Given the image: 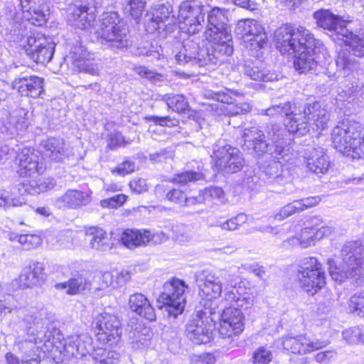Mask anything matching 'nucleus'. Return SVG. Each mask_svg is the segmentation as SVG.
Masks as SVG:
<instances>
[{
    "instance_id": "nucleus-1",
    "label": "nucleus",
    "mask_w": 364,
    "mask_h": 364,
    "mask_svg": "<svg viewBox=\"0 0 364 364\" xmlns=\"http://www.w3.org/2000/svg\"><path fill=\"white\" fill-rule=\"evenodd\" d=\"M275 46L279 52L294 55V65L299 73L320 72L328 60L323 43L302 26L285 25L276 30Z\"/></svg>"
},
{
    "instance_id": "nucleus-2",
    "label": "nucleus",
    "mask_w": 364,
    "mask_h": 364,
    "mask_svg": "<svg viewBox=\"0 0 364 364\" xmlns=\"http://www.w3.org/2000/svg\"><path fill=\"white\" fill-rule=\"evenodd\" d=\"M226 11L213 8L208 16V29L205 38L211 43V50L201 49L198 55L190 51H185L183 47L175 55L178 64L191 63L198 66L217 65L221 62L222 56L230 55L233 53L231 31L228 26Z\"/></svg>"
},
{
    "instance_id": "nucleus-3",
    "label": "nucleus",
    "mask_w": 364,
    "mask_h": 364,
    "mask_svg": "<svg viewBox=\"0 0 364 364\" xmlns=\"http://www.w3.org/2000/svg\"><path fill=\"white\" fill-rule=\"evenodd\" d=\"M267 136L269 142H267L263 131L258 127H247L242 133V146L244 149L259 156L266 153L271 157L289 161L292 154L284 138V129L279 124H272L267 130Z\"/></svg>"
},
{
    "instance_id": "nucleus-4",
    "label": "nucleus",
    "mask_w": 364,
    "mask_h": 364,
    "mask_svg": "<svg viewBox=\"0 0 364 364\" xmlns=\"http://www.w3.org/2000/svg\"><path fill=\"white\" fill-rule=\"evenodd\" d=\"M26 324L27 334L31 337L30 340H25L18 343V348L23 358V362L29 364L37 363L40 359L41 350L36 346L37 341L40 343L48 341L52 336L50 328H52V317L45 309L27 314L23 318Z\"/></svg>"
},
{
    "instance_id": "nucleus-5",
    "label": "nucleus",
    "mask_w": 364,
    "mask_h": 364,
    "mask_svg": "<svg viewBox=\"0 0 364 364\" xmlns=\"http://www.w3.org/2000/svg\"><path fill=\"white\" fill-rule=\"evenodd\" d=\"M343 266L338 268L333 259H328L331 278L338 282L350 280L352 284H360L364 273V245L359 240L347 242L341 249Z\"/></svg>"
},
{
    "instance_id": "nucleus-6",
    "label": "nucleus",
    "mask_w": 364,
    "mask_h": 364,
    "mask_svg": "<svg viewBox=\"0 0 364 364\" xmlns=\"http://www.w3.org/2000/svg\"><path fill=\"white\" fill-rule=\"evenodd\" d=\"M336 149L347 157H364V127L359 122H340L331 132Z\"/></svg>"
},
{
    "instance_id": "nucleus-7",
    "label": "nucleus",
    "mask_w": 364,
    "mask_h": 364,
    "mask_svg": "<svg viewBox=\"0 0 364 364\" xmlns=\"http://www.w3.org/2000/svg\"><path fill=\"white\" fill-rule=\"evenodd\" d=\"M341 32L345 46L337 50L336 65L338 72L349 76L360 70L361 64L355 58H364V37L349 28L341 29Z\"/></svg>"
},
{
    "instance_id": "nucleus-8",
    "label": "nucleus",
    "mask_w": 364,
    "mask_h": 364,
    "mask_svg": "<svg viewBox=\"0 0 364 364\" xmlns=\"http://www.w3.org/2000/svg\"><path fill=\"white\" fill-rule=\"evenodd\" d=\"M329 115L327 109L318 102L306 103L299 112L287 122L286 127L289 132L297 136H304L309 132L310 129L324 130L328 125Z\"/></svg>"
},
{
    "instance_id": "nucleus-9",
    "label": "nucleus",
    "mask_w": 364,
    "mask_h": 364,
    "mask_svg": "<svg viewBox=\"0 0 364 364\" xmlns=\"http://www.w3.org/2000/svg\"><path fill=\"white\" fill-rule=\"evenodd\" d=\"M203 6L198 0H191L183 2L180 6V16L184 19V24L186 27V32L190 34L188 38L183 44V50L190 51L198 55L201 49L211 50V43L210 47L200 48L199 42H197V38L193 36L200 31L203 26L205 13Z\"/></svg>"
},
{
    "instance_id": "nucleus-10",
    "label": "nucleus",
    "mask_w": 364,
    "mask_h": 364,
    "mask_svg": "<svg viewBox=\"0 0 364 364\" xmlns=\"http://www.w3.org/2000/svg\"><path fill=\"white\" fill-rule=\"evenodd\" d=\"M96 35L102 43H108L117 48H127L130 45L128 26L116 12L103 14Z\"/></svg>"
},
{
    "instance_id": "nucleus-11",
    "label": "nucleus",
    "mask_w": 364,
    "mask_h": 364,
    "mask_svg": "<svg viewBox=\"0 0 364 364\" xmlns=\"http://www.w3.org/2000/svg\"><path fill=\"white\" fill-rule=\"evenodd\" d=\"M211 159L213 166L219 171L225 173L239 172L245 164V160L241 151L228 144L224 139H219L215 143Z\"/></svg>"
},
{
    "instance_id": "nucleus-12",
    "label": "nucleus",
    "mask_w": 364,
    "mask_h": 364,
    "mask_svg": "<svg viewBox=\"0 0 364 364\" xmlns=\"http://www.w3.org/2000/svg\"><path fill=\"white\" fill-rule=\"evenodd\" d=\"M188 286L184 281L173 278L164 283L163 291L157 301L159 308H165V311L171 316L176 317L182 314L186 302L185 291Z\"/></svg>"
},
{
    "instance_id": "nucleus-13",
    "label": "nucleus",
    "mask_w": 364,
    "mask_h": 364,
    "mask_svg": "<svg viewBox=\"0 0 364 364\" xmlns=\"http://www.w3.org/2000/svg\"><path fill=\"white\" fill-rule=\"evenodd\" d=\"M297 277L301 287L311 295L317 293L326 284L321 264L315 257L304 259L298 271Z\"/></svg>"
},
{
    "instance_id": "nucleus-14",
    "label": "nucleus",
    "mask_w": 364,
    "mask_h": 364,
    "mask_svg": "<svg viewBox=\"0 0 364 364\" xmlns=\"http://www.w3.org/2000/svg\"><path fill=\"white\" fill-rule=\"evenodd\" d=\"M198 295L203 299L211 300L219 298L223 291V283L218 270L203 269L194 275Z\"/></svg>"
},
{
    "instance_id": "nucleus-15",
    "label": "nucleus",
    "mask_w": 364,
    "mask_h": 364,
    "mask_svg": "<svg viewBox=\"0 0 364 364\" xmlns=\"http://www.w3.org/2000/svg\"><path fill=\"white\" fill-rule=\"evenodd\" d=\"M23 47L26 55L36 63L45 64L50 62L55 51V45L46 38L31 35L26 40Z\"/></svg>"
},
{
    "instance_id": "nucleus-16",
    "label": "nucleus",
    "mask_w": 364,
    "mask_h": 364,
    "mask_svg": "<svg viewBox=\"0 0 364 364\" xmlns=\"http://www.w3.org/2000/svg\"><path fill=\"white\" fill-rule=\"evenodd\" d=\"M93 4V0H75L66 10L68 21L80 29L89 27L95 19Z\"/></svg>"
},
{
    "instance_id": "nucleus-17",
    "label": "nucleus",
    "mask_w": 364,
    "mask_h": 364,
    "mask_svg": "<svg viewBox=\"0 0 364 364\" xmlns=\"http://www.w3.org/2000/svg\"><path fill=\"white\" fill-rule=\"evenodd\" d=\"M243 309L232 305L223 311L218 328L221 337L230 338L242 333L244 329L245 318Z\"/></svg>"
},
{
    "instance_id": "nucleus-18",
    "label": "nucleus",
    "mask_w": 364,
    "mask_h": 364,
    "mask_svg": "<svg viewBox=\"0 0 364 364\" xmlns=\"http://www.w3.org/2000/svg\"><path fill=\"white\" fill-rule=\"evenodd\" d=\"M214 323L207 316L198 314L186 326V336L195 344L210 342L213 334Z\"/></svg>"
},
{
    "instance_id": "nucleus-19",
    "label": "nucleus",
    "mask_w": 364,
    "mask_h": 364,
    "mask_svg": "<svg viewBox=\"0 0 364 364\" xmlns=\"http://www.w3.org/2000/svg\"><path fill=\"white\" fill-rule=\"evenodd\" d=\"M121 333V323L116 316L107 313L101 316L96 326V336L100 341L112 345Z\"/></svg>"
},
{
    "instance_id": "nucleus-20",
    "label": "nucleus",
    "mask_w": 364,
    "mask_h": 364,
    "mask_svg": "<svg viewBox=\"0 0 364 364\" xmlns=\"http://www.w3.org/2000/svg\"><path fill=\"white\" fill-rule=\"evenodd\" d=\"M23 18L31 24L43 25L50 14L48 0H20Z\"/></svg>"
},
{
    "instance_id": "nucleus-21",
    "label": "nucleus",
    "mask_w": 364,
    "mask_h": 364,
    "mask_svg": "<svg viewBox=\"0 0 364 364\" xmlns=\"http://www.w3.org/2000/svg\"><path fill=\"white\" fill-rule=\"evenodd\" d=\"M65 350L77 360V364H85L91 361L90 352L93 350L92 339L87 333L73 336L65 343Z\"/></svg>"
},
{
    "instance_id": "nucleus-22",
    "label": "nucleus",
    "mask_w": 364,
    "mask_h": 364,
    "mask_svg": "<svg viewBox=\"0 0 364 364\" xmlns=\"http://www.w3.org/2000/svg\"><path fill=\"white\" fill-rule=\"evenodd\" d=\"M327 342L316 340L311 341L306 336H286L283 338L284 348L294 354H306L325 347Z\"/></svg>"
},
{
    "instance_id": "nucleus-23",
    "label": "nucleus",
    "mask_w": 364,
    "mask_h": 364,
    "mask_svg": "<svg viewBox=\"0 0 364 364\" xmlns=\"http://www.w3.org/2000/svg\"><path fill=\"white\" fill-rule=\"evenodd\" d=\"M45 81L43 77L36 75L23 76L16 78L12 82L14 89L22 95L37 98L44 92Z\"/></svg>"
},
{
    "instance_id": "nucleus-24",
    "label": "nucleus",
    "mask_w": 364,
    "mask_h": 364,
    "mask_svg": "<svg viewBox=\"0 0 364 364\" xmlns=\"http://www.w3.org/2000/svg\"><path fill=\"white\" fill-rule=\"evenodd\" d=\"M39 159L38 152L23 149L16 156L18 173L21 176H31L36 173H41L44 167L39 162Z\"/></svg>"
},
{
    "instance_id": "nucleus-25",
    "label": "nucleus",
    "mask_w": 364,
    "mask_h": 364,
    "mask_svg": "<svg viewBox=\"0 0 364 364\" xmlns=\"http://www.w3.org/2000/svg\"><path fill=\"white\" fill-rule=\"evenodd\" d=\"M304 158L308 170L315 174H324L328 170V156L321 147L310 148L306 150Z\"/></svg>"
},
{
    "instance_id": "nucleus-26",
    "label": "nucleus",
    "mask_w": 364,
    "mask_h": 364,
    "mask_svg": "<svg viewBox=\"0 0 364 364\" xmlns=\"http://www.w3.org/2000/svg\"><path fill=\"white\" fill-rule=\"evenodd\" d=\"M314 18L317 26L324 30L342 36L341 29L348 28V25L341 17L333 14L328 9H320L314 13Z\"/></svg>"
},
{
    "instance_id": "nucleus-27",
    "label": "nucleus",
    "mask_w": 364,
    "mask_h": 364,
    "mask_svg": "<svg viewBox=\"0 0 364 364\" xmlns=\"http://www.w3.org/2000/svg\"><path fill=\"white\" fill-rule=\"evenodd\" d=\"M171 13L168 6L159 5L146 23V31L149 33L155 31L161 33L166 29L168 30L173 23V16H171Z\"/></svg>"
},
{
    "instance_id": "nucleus-28",
    "label": "nucleus",
    "mask_w": 364,
    "mask_h": 364,
    "mask_svg": "<svg viewBox=\"0 0 364 364\" xmlns=\"http://www.w3.org/2000/svg\"><path fill=\"white\" fill-rule=\"evenodd\" d=\"M314 220H319V218H314V219L312 220V223L314 225L315 224V225L302 229L299 237L297 238L301 247L303 248L314 245L316 240H321L323 237L331 235L332 232L331 228L326 225H322L318 228L317 227L316 222Z\"/></svg>"
},
{
    "instance_id": "nucleus-29",
    "label": "nucleus",
    "mask_w": 364,
    "mask_h": 364,
    "mask_svg": "<svg viewBox=\"0 0 364 364\" xmlns=\"http://www.w3.org/2000/svg\"><path fill=\"white\" fill-rule=\"evenodd\" d=\"M89 202L90 196L87 193L75 189H69L55 200V204L60 209H76L86 205Z\"/></svg>"
},
{
    "instance_id": "nucleus-30",
    "label": "nucleus",
    "mask_w": 364,
    "mask_h": 364,
    "mask_svg": "<svg viewBox=\"0 0 364 364\" xmlns=\"http://www.w3.org/2000/svg\"><path fill=\"white\" fill-rule=\"evenodd\" d=\"M232 95H238L239 94L230 90H225V91L213 92L210 94V97L223 103L232 105L228 110L232 115L243 114L251 110L252 107L249 103L235 102Z\"/></svg>"
},
{
    "instance_id": "nucleus-31",
    "label": "nucleus",
    "mask_w": 364,
    "mask_h": 364,
    "mask_svg": "<svg viewBox=\"0 0 364 364\" xmlns=\"http://www.w3.org/2000/svg\"><path fill=\"white\" fill-rule=\"evenodd\" d=\"M130 309L136 314L152 321L156 319L155 310L149 300L142 294H132L129 299Z\"/></svg>"
},
{
    "instance_id": "nucleus-32",
    "label": "nucleus",
    "mask_w": 364,
    "mask_h": 364,
    "mask_svg": "<svg viewBox=\"0 0 364 364\" xmlns=\"http://www.w3.org/2000/svg\"><path fill=\"white\" fill-rule=\"evenodd\" d=\"M244 74L256 81L270 82L277 80V74L262 65L258 61L245 60L243 65Z\"/></svg>"
},
{
    "instance_id": "nucleus-33",
    "label": "nucleus",
    "mask_w": 364,
    "mask_h": 364,
    "mask_svg": "<svg viewBox=\"0 0 364 364\" xmlns=\"http://www.w3.org/2000/svg\"><path fill=\"white\" fill-rule=\"evenodd\" d=\"M41 146L43 154L50 160L60 161L68 155V148L63 139L50 137L44 140Z\"/></svg>"
},
{
    "instance_id": "nucleus-34",
    "label": "nucleus",
    "mask_w": 364,
    "mask_h": 364,
    "mask_svg": "<svg viewBox=\"0 0 364 364\" xmlns=\"http://www.w3.org/2000/svg\"><path fill=\"white\" fill-rule=\"evenodd\" d=\"M43 264L40 262L25 268L19 276V284L23 288L36 286L43 278Z\"/></svg>"
},
{
    "instance_id": "nucleus-35",
    "label": "nucleus",
    "mask_w": 364,
    "mask_h": 364,
    "mask_svg": "<svg viewBox=\"0 0 364 364\" xmlns=\"http://www.w3.org/2000/svg\"><path fill=\"white\" fill-rule=\"evenodd\" d=\"M90 282L83 275L78 274L67 282L57 283L55 287L58 290H65L67 294L76 295L90 289Z\"/></svg>"
},
{
    "instance_id": "nucleus-36",
    "label": "nucleus",
    "mask_w": 364,
    "mask_h": 364,
    "mask_svg": "<svg viewBox=\"0 0 364 364\" xmlns=\"http://www.w3.org/2000/svg\"><path fill=\"white\" fill-rule=\"evenodd\" d=\"M120 240L127 248H135L147 244L151 240V232L146 230L127 229L122 232Z\"/></svg>"
},
{
    "instance_id": "nucleus-37",
    "label": "nucleus",
    "mask_w": 364,
    "mask_h": 364,
    "mask_svg": "<svg viewBox=\"0 0 364 364\" xmlns=\"http://www.w3.org/2000/svg\"><path fill=\"white\" fill-rule=\"evenodd\" d=\"M92 235L90 245L92 249L98 251H107L114 245V240L112 239L111 233L106 232L99 228H94L91 232Z\"/></svg>"
},
{
    "instance_id": "nucleus-38",
    "label": "nucleus",
    "mask_w": 364,
    "mask_h": 364,
    "mask_svg": "<svg viewBox=\"0 0 364 364\" xmlns=\"http://www.w3.org/2000/svg\"><path fill=\"white\" fill-rule=\"evenodd\" d=\"M250 43L247 45L250 50H260L267 42V36L264 29L258 21L251 19L250 26Z\"/></svg>"
},
{
    "instance_id": "nucleus-39",
    "label": "nucleus",
    "mask_w": 364,
    "mask_h": 364,
    "mask_svg": "<svg viewBox=\"0 0 364 364\" xmlns=\"http://www.w3.org/2000/svg\"><path fill=\"white\" fill-rule=\"evenodd\" d=\"M119 357V354L116 351L97 348H94L91 353V361H87L85 364H117Z\"/></svg>"
},
{
    "instance_id": "nucleus-40",
    "label": "nucleus",
    "mask_w": 364,
    "mask_h": 364,
    "mask_svg": "<svg viewBox=\"0 0 364 364\" xmlns=\"http://www.w3.org/2000/svg\"><path fill=\"white\" fill-rule=\"evenodd\" d=\"M225 300L230 303V306L234 305L241 309H249L252 306L253 300L248 295H241L237 288L225 287Z\"/></svg>"
},
{
    "instance_id": "nucleus-41",
    "label": "nucleus",
    "mask_w": 364,
    "mask_h": 364,
    "mask_svg": "<svg viewBox=\"0 0 364 364\" xmlns=\"http://www.w3.org/2000/svg\"><path fill=\"white\" fill-rule=\"evenodd\" d=\"M296 111L294 104L290 102H286L283 104L274 105L269 107L265 110V114L270 117H286V124L293 116H295Z\"/></svg>"
},
{
    "instance_id": "nucleus-42",
    "label": "nucleus",
    "mask_w": 364,
    "mask_h": 364,
    "mask_svg": "<svg viewBox=\"0 0 364 364\" xmlns=\"http://www.w3.org/2000/svg\"><path fill=\"white\" fill-rule=\"evenodd\" d=\"M161 100L166 103L168 107L178 113L183 112L188 109V103L182 95L166 94L161 96Z\"/></svg>"
},
{
    "instance_id": "nucleus-43",
    "label": "nucleus",
    "mask_w": 364,
    "mask_h": 364,
    "mask_svg": "<svg viewBox=\"0 0 364 364\" xmlns=\"http://www.w3.org/2000/svg\"><path fill=\"white\" fill-rule=\"evenodd\" d=\"M23 308V305L12 294L2 296L0 299V316L17 313Z\"/></svg>"
},
{
    "instance_id": "nucleus-44",
    "label": "nucleus",
    "mask_w": 364,
    "mask_h": 364,
    "mask_svg": "<svg viewBox=\"0 0 364 364\" xmlns=\"http://www.w3.org/2000/svg\"><path fill=\"white\" fill-rule=\"evenodd\" d=\"M343 340L350 345H364V329L356 326L344 330L342 333Z\"/></svg>"
},
{
    "instance_id": "nucleus-45",
    "label": "nucleus",
    "mask_w": 364,
    "mask_h": 364,
    "mask_svg": "<svg viewBox=\"0 0 364 364\" xmlns=\"http://www.w3.org/2000/svg\"><path fill=\"white\" fill-rule=\"evenodd\" d=\"M23 202L10 191L0 189V208L7 210L11 208L21 206Z\"/></svg>"
},
{
    "instance_id": "nucleus-46",
    "label": "nucleus",
    "mask_w": 364,
    "mask_h": 364,
    "mask_svg": "<svg viewBox=\"0 0 364 364\" xmlns=\"http://www.w3.org/2000/svg\"><path fill=\"white\" fill-rule=\"evenodd\" d=\"M204 176L203 173L198 171H184L176 174L171 180L172 182L180 184L181 186L188 185L189 183H194L203 180Z\"/></svg>"
},
{
    "instance_id": "nucleus-47",
    "label": "nucleus",
    "mask_w": 364,
    "mask_h": 364,
    "mask_svg": "<svg viewBox=\"0 0 364 364\" xmlns=\"http://www.w3.org/2000/svg\"><path fill=\"white\" fill-rule=\"evenodd\" d=\"M205 202L225 203L226 201L223 190L218 186H210L202 190Z\"/></svg>"
},
{
    "instance_id": "nucleus-48",
    "label": "nucleus",
    "mask_w": 364,
    "mask_h": 364,
    "mask_svg": "<svg viewBox=\"0 0 364 364\" xmlns=\"http://www.w3.org/2000/svg\"><path fill=\"white\" fill-rule=\"evenodd\" d=\"M124 10L134 18H139L144 9L146 0H124Z\"/></svg>"
},
{
    "instance_id": "nucleus-49",
    "label": "nucleus",
    "mask_w": 364,
    "mask_h": 364,
    "mask_svg": "<svg viewBox=\"0 0 364 364\" xmlns=\"http://www.w3.org/2000/svg\"><path fill=\"white\" fill-rule=\"evenodd\" d=\"M134 70L139 76L149 80L154 84L159 83L165 80L164 75L156 73L145 66H136Z\"/></svg>"
},
{
    "instance_id": "nucleus-50",
    "label": "nucleus",
    "mask_w": 364,
    "mask_h": 364,
    "mask_svg": "<svg viewBox=\"0 0 364 364\" xmlns=\"http://www.w3.org/2000/svg\"><path fill=\"white\" fill-rule=\"evenodd\" d=\"M10 31V35L11 36V40L14 41H21V46L26 43V40L28 36V31L26 30V26L22 22H14L11 26Z\"/></svg>"
},
{
    "instance_id": "nucleus-51",
    "label": "nucleus",
    "mask_w": 364,
    "mask_h": 364,
    "mask_svg": "<svg viewBox=\"0 0 364 364\" xmlns=\"http://www.w3.org/2000/svg\"><path fill=\"white\" fill-rule=\"evenodd\" d=\"M220 279H223L225 281V287L228 288H237L239 276L237 274V271L232 268L220 269L218 270Z\"/></svg>"
},
{
    "instance_id": "nucleus-52",
    "label": "nucleus",
    "mask_w": 364,
    "mask_h": 364,
    "mask_svg": "<svg viewBox=\"0 0 364 364\" xmlns=\"http://www.w3.org/2000/svg\"><path fill=\"white\" fill-rule=\"evenodd\" d=\"M301 203L294 200L282 207L279 212L274 215V219L281 221L295 213H300L301 212Z\"/></svg>"
},
{
    "instance_id": "nucleus-53",
    "label": "nucleus",
    "mask_w": 364,
    "mask_h": 364,
    "mask_svg": "<svg viewBox=\"0 0 364 364\" xmlns=\"http://www.w3.org/2000/svg\"><path fill=\"white\" fill-rule=\"evenodd\" d=\"M87 56L88 53L87 49L81 44H79L72 48L68 58L70 59L73 63H76V67L81 68L82 64L80 63L87 58Z\"/></svg>"
},
{
    "instance_id": "nucleus-54",
    "label": "nucleus",
    "mask_w": 364,
    "mask_h": 364,
    "mask_svg": "<svg viewBox=\"0 0 364 364\" xmlns=\"http://www.w3.org/2000/svg\"><path fill=\"white\" fill-rule=\"evenodd\" d=\"M348 306L351 312L364 317V293L353 295L349 300Z\"/></svg>"
},
{
    "instance_id": "nucleus-55",
    "label": "nucleus",
    "mask_w": 364,
    "mask_h": 364,
    "mask_svg": "<svg viewBox=\"0 0 364 364\" xmlns=\"http://www.w3.org/2000/svg\"><path fill=\"white\" fill-rule=\"evenodd\" d=\"M172 237L178 243L184 245L191 240V235L189 228L181 224L174 228Z\"/></svg>"
},
{
    "instance_id": "nucleus-56",
    "label": "nucleus",
    "mask_w": 364,
    "mask_h": 364,
    "mask_svg": "<svg viewBox=\"0 0 364 364\" xmlns=\"http://www.w3.org/2000/svg\"><path fill=\"white\" fill-rule=\"evenodd\" d=\"M247 220V216L245 213H240L237 216L231 218L223 223L222 230L233 231Z\"/></svg>"
},
{
    "instance_id": "nucleus-57",
    "label": "nucleus",
    "mask_w": 364,
    "mask_h": 364,
    "mask_svg": "<svg viewBox=\"0 0 364 364\" xmlns=\"http://www.w3.org/2000/svg\"><path fill=\"white\" fill-rule=\"evenodd\" d=\"M18 242L22 245L23 249L31 250L38 247L41 243V238L37 235H20Z\"/></svg>"
},
{
    "instance_id": "nucleus-58",
    "label": "nucleus",
    "mask_w": 364,
    "mask_h": 364,
    "mask_svg": "<svg viewBox=\"0 0 364 364\" xmlns=\"http://www.w3.org/2000/svg\"><path fill=\"white\" fill-rule=\"evenodd\" d=\"M251 19H244L238 21L235 27V33L238 37L243 39L245 42L250 43V26Z\"/></svg>"
},
{
    "instance_id": "nucleus-59",
    "label": "nucleus",
    "mask_w": 364,
    "mask_h": 364,
    "mask_svg": "<svg viewBox=\"0 0 364 364\" xmlns=\"http://www.w3.org/2000/svg\"><path fill=\"white\" fill-rule=\"evenodd\" d=\"M127 144H130V141H126L120 132H113L107 136V147L111 150L124 146Z\"/></svg>"
},
{
    "instance_id": "nucleus-60",
    "label": "nucleus",
    "mask_w": 364,
    "mask_h": 364,
    "mask_svg": "<svg viewBox=\"0 0 364 364\" xmlns=\"http://www.w3.org/2000/svg\"><path fill=\"white\" fill-rule=\"evenodd\" d=\"M272 359V354L269 350L264 347H259L253 354L252 361L257 364H267Z\"/></svg>"
},
{
    "instance_id": "nucleus-61",
    "label": "nucleus",
    "mask_w": 364,
    "mask_h": 364,
    "mask_svg": "<svg viewBox=\"0 0 364 364\" xmlns=\"http://www.w3.org/2000/svg\"><path fill=\"white\" fill-rule=\"evenodd\" d=\"M55 186V182L53 178H44L33 181L31 186L34 188V192L40 193L48 191L53 189Z\"/></svg>"
},
{
    "instance_id": "nucleus-62",
    "label": "nucleus",
    "mask_w": 364,
    "mask_h": 364,
    "mask_svg": "<svg viewBox=\"0 0 364 364\" xmlns=\"http://www.w3.org/2000/svg\"><path fill=\"white\" fill-rule=\"evenodd\" d=\"M186 194L179 188H172L166 193V198L171 203L183 207Z\"/></svg>"
},
{
    "instance_id": "nucleus-63",
    "label": "nucleus",
    "mask_w": 364,
    "mask_h": 364,
    "mask_svg": "<svg viewBox=\"0 0 364 364\" xmlns=\"http://www.w3.org/2000/svg\"><path fill=\"white\" fill-rule=\"evenodd\" d=\"M127 198V196L124 194H117L113 197L102 200L100 204L103 208H117L125 203Z\"/></svg>"
},
{
    "instance_id": "nucleus-64",
    "label": "nucleus",
    "mask_w": 364,
    "mask_h": 364,
    "mask_svg": "<svg viewBox=\"0 0 364 364\" xmlns=\"http://www.w3.org/2000/svg\"><path fill=\"white\" fill-rule=\"evenodd\" d=\"M272 158L274 161L264 168V172L269 177H276L279 175V169L282 163L286 162L287 161H284L283 159Z\"/></svg>"
}]
</instances>
